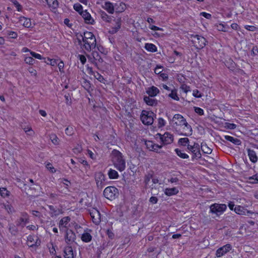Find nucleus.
I'll list each match as a JSON object with an SVG mask.
<instances>
[{"instance_id": "obj_1", "label": "nucleus", "mask_w": 258, "mask_h": 258, "mask_svg": "<svg viewBox=\"0 0 258 258\" xmlns=\"http://www.w3.org/2000/svg\"><path fill=\"white\" fill-rule=\"evenodd\" d=\"M111 160L114 167L119 171H122L125 169V161L119 151L113 150L111 154Z\"/></svg>"}, {"instance_id": "obj_2", "label": "nucleus", "mask_w": 258, "mask_h": 258, "mask_svg": "<svg viewBox=\"0 0 258 258\" xmlns=\"http://www.w3.org/2000/svg\"><path fill=\"white\" fill-rule=\"evenodd\" d=\"M190 37L191 39V41L192 43L193 44V45L197 49H202L207 44V41L203 36L201 35L197 34H191L190 35Z\"/></svg>"}, {"instance_id": "obj_3", "label": "nucleus", "mask_w": 258, "mask_h": 258, "mask_svg": "<svg viewBox=\"0 0 258 258\" xmlns=\"http://www.w3.org/2000/svg\"><path fill=\"white\" fill-rule=\"evenodd\" d=\"M187 149L188 152L192 153L191 159L194 161L195 159H200L202 157V154L200 151V145L198 143L194 142L193 145H188Z\"/></svg>"}, {"instance_id": "obj_4", "label": "nucleus", "mask_w": 258, "mask_h": 258, "mask_svg": "<svg viewBox=\"0 0 258 258\" xmlns=\"http://www.w3.org/2000/svg\"><path fill=\"white\" fill-rule=\"evenodd\" d=\"M226 209L227 206L225 204L215 203L210 206V213L219 216L226 211Z\"/></svg>"}, {"instance_id": "obj_5", "label": "nucleus", "mask_w": 258, "mask_h": 258, "mask_svg": "<svg viewBox=\"0 0 258 258\" xmlns=\"http://www.w3.org/2000/svg\"><path fill=\"white\" fill-rule=\"evenodd\" d=\"M104 196L110 200H114L118 195V190L114 186H108L103 191Z\"/></svg>"}, {"instance_id": "obj_6", "label": "nucleus", "mask_w": 258, "mask_h": 258, "mask_svg": "<svg viewBox=\"0 0 258 258\" xmlns=\"http://www.w3.org/2000/svg\"><path fill=\"white\" fill-rule=\"evenodd\" d=\"M154 114L153 112L143 110L140 116V118L144 124L151 125L154 121Z\"/></svg>"}, {"instance_id": "obj_7", "label": "nucleus", "mask_w": 258, "mask_h": 258, "mask_svg": "<svg viewBox=\"0 0 258 258\" xmlns=\"http://www.w3.org/2000/svg\"><path fill=\"white\" fill-rule=\"evenodd\" d=\"M82 41L83 44L82 48L88 52H90L92 50L95 48L96 46V37L94 38V39H85Z\"/></svg>"}, {"instance_id": "obj_8", "label": "nucleus", "mask_w": 258, "mask_h": 258, "mask_svg": "<svg viewBox=\"0 0 258 258\" xmlns=\"http://www.w3.org/2000/svg\"><path fill=\"white\" fill-rule=\"evenodd\" d=\"M156 136L159 137L163 145L170 144L173 142L174 137L169 132H165L163 135L158 133Z\"/></svg>"}, {"instance_id": "obj_9", "label": "nucleus", "mask_w": 258, "mask_h": 258, "mask_svg": "<svg viewBox=\"0 0 258 258\" xmlns=\"http://www.w3.org/2000/svg\"><path fill=\"white\" fill-rule=\"evenodd\" d=\"M95 179L98 188L102 189L105 185V176L101 172L95 173Z\"/></svg>"}, {"instance_id": "obj_10", "label": "nucleus", "mask_w": 258, "mask_h": 258, "mask_svg": "<svg viewBox=\"0 0 258 258\" xmlns=\"http://www.w3.org/2000/svg\"><path fill=\"white\" fill-rule=\"evenodd\" d=\"M186 119L180 114H176L174 115L172 119L170 120V123L174 126H182L185 124Z\"/></svg>"}, {"instance_id": "obj_11", "label": "nucleus", "mask_w": 258, "mask_h": 258, "mask_svg": "<svg viewBox=\"0 0 258 258\" xmlns=\"http://www.w3.org/2000/svg\"><path fill=\"white\" fill-rule=\"evenodd\" d=\"M232 245L230 244H226V245L219 248L216 251V255L217 257H220L232 249Z\"/></svg>"}, {"instance_id": "obj_12", "label": "nucleus", "mask_w": 258, "mask_h": 258, "mask_svg": "<svg viewBox=\"0 0 258 258\" xmlns=\"http://www.w3.org/2000/svg\"><path fill=\"white\" fill-rule=\"evenodd\" d=\"M76 235L75 232L71 229H67L65 234V241L68 244H70L75 242Z\"/></svg>"}, {"instance_id": "obj_13", "label": "nucleus", "mask_w": 258, "mask_h": 258, "mask_svg": "<svg viewBox=\"0 0 258 258\" xmlns=\"http://www.w3.org/2000/svg\"><path fill=\"white\" fill-rule=\"evenodd\" d=\"M223 138H224V139L222 138H220V139L221 141L223 143H226L225 140H227L236 145H240L241 144V141L237 138L227 135L224 136Z\"/></svg>"}, {"instance_id": "obj_14", "label": "nucleus", "mask_w": 258, "mask_h": 258, "mask_svg": "<svg viewBox=\"0 0 258 258\" xmlns=\"http://www.w3.org/2000/svg\"><path fill=\"white\" fill-rule=\"evenodd\" d=\"M90 215L93 222L96 225L99 224L101 221L100 212L98 210H95L90 213Z\"/></svg>"}, {"instance_id": "obj_15", "label": "nucleus", "mask_w": 258, "mask_h": 258, "mask_svg": "<svg viewBox=\"0 0 258 258\" xmlns=\"http://www.w3.org/2000/svg\"><path fill=\"white\" fill-rule=\"evenodd\" d=\"M102 7L110 14H113L115 12L114 4L109 1L105 2Z\"/></svg>"}, {"instance_id": "obj_16", "label": "nucleus", "mask_w": 258, "mask_h": 258, "mask_svg": "<svg viewBox=\"0 0 258 258\" xmlns=\"http://www.w3.org/2000/svg\"><path fill=\"white\" fill-rule=\"evenodd\" d=\"M29 222L28 215L26 213H23L21 214V217L17 221V225L21 226L23 224V226L25 224Z\"/></svg>"}, {"instance_id": "obj_17", "label": "nucleus", "mask_w": 258, "mask_h": 258, "mask_svg": "<svg viewBox=\"0 0 258 258\" xmlns=\"http://www.w3.org/2000/svg\"><path fill=\"white\" fill-rule=\"evenodd\" d=\"M64 258H74L75 254L71 246H67L63 249Z\"/></svg>"}, {"instance_id": "obj_18", "label": "nucleus", "mask_w": 258, "mask_h": 258, "mask_svg": "<svg viewBox=\"0 0 258 258\" xmlns=\"http://www.w3.org/2000/svg\"><path fill=\"white\" fill-rule=\"evenodd\" d=\"M80 15L84 18L85 23L89 24H93L94 22V21L92 18L91 15L87 10L84 11Z\"/></svg>"}, {"instance_id": "obj_19", "label": "nucleus", "mask_w": 258, "mask_h": 258, "mask_svg": "<svg viewBox=\"0 0 258 258\" xmlns=\"http://www.w3.org/2000/svg\"><path fill=\"white\" fill-rule=\"evenodd\" d=\"M93 60L92 61V63L95 64V66L97 67V63L98 62H102L103 59L97 51H93L92 53Z\"/></svg>"}, {"instance_id": "obj_20", "label": "nucleus", "mask_w": 258, "mask_h": 258, "mask_svg": "<svg viewBox=\"0 0 258 258\" xmlns=\"http://www.w3.org/2000/svg\"><path fill=\"white\" fill-rule=\"evenodd\" d=\"M159 92L160 91L159 89L155 86L149 87L146 91V93L149 95L148 96H150L151 97L156 96L159 93Z\"/></svg>"}, {"instance_id": "obj_21", "label": "nucleus", "mask_w": 258, "mask_h": 258, "mask_svg": "<svg viewBox=\"0 0 258 258\" xmlns=\"http://www.w3.org/2000/svg\"><path fill=\"white\" fill-rule=\"evenodd\" d=\"M114 8L116 13H122L126 9V5L123 2H118L114 4Z\"/></svg>"}, {"instance_id": "obj_22", "label": "nucleus", "mask_w": 258, "mask_h": 258, "mask_svg": "<svg viewBox=\"0 0 258 258\" xmlns=\"http://www.w3.org/2000/svg\"><path fill=\"white\" fill-rule=\"evenodd\" d=\"M144 102L149 106H156L158 103V101L150 96H145L144 97Z\"/></svg>"}, {"instance_id": "obj_23", "label": "nucleus", "mask_w": 258, "mask_h": 258, "mask_svg": "<svg viewBox=\"0 0 258 258\" xmlns=\"http://www.w3.org/2000/svg\"><path fill=\"white\" fill-rule=\"evenodd\" d=\"M46 1L48 7L52 11L55 12L58 7L59 3L57 0H46Z\"/></svg>"}, {"instance_id": "obj_24", "label": "nucleus", "mask_w": 258, "mask_h": 258, "mask_svg": "<svg viewBox=\"0 0 258 258\" xmlns=\"http://www.w3.org/2000/svg\"><path fill=\"white\" fill-rule=\"evenodd\" d=\"M164 194L167 196H172L177 194L179 192L176 187L166 188L164 189Z\"/></svg>"}, {"instance_id": "obj_25", "label": "nucleus", "mask_w": 258, "mask_h": 258, "mask_svg": "<svg viewBox=\"0 0 258 258\" xmlns=\"http://www.w3.org/2000/svg\"><path fill=\"white\" fill-rule=\"evenodd\" d=\"M247 153L249 159L252 162L255 163L257 162L258 158L254 151L248 149H247Z\"/></svg>"}, {"instance_id": "obj_26", "label": "nucleus", "mask_w": 258, "mask_h": 258, "mask_svg": "<svg viewBox=\"0 0 258 258\" xmlns=\"http://www.w3.org/2000/svg\"><path fill=\"white\" fill-rule=\"evenodd\" d=\"M99 14L103 21L107 23L111 22L112 20V17L108 15L106 12L101 10L99 11Z\"/></svg>"}, {"instance_id": "obj_27", "label": "nucleus", "mask_w": 258, "mask_h": 258, "mask_svg": "<svg viewBox=\"0 0 258 258\" xmlns=\"http://www.w3.org/2000/svg\"><path fill=\"white\" fill-rule=\"evenodd\" d=\"M19 21L21 22H23V25L25 27L28 28L31 27L32 24L31 20L30 19L22 16L20 17Z\"/></svg>"}, {"instance_id": "obj_28", "label": "nucleus", "mask_w": 258, "mask_h": 258, "mask_svg": "<svg viewBox=\"0 0 258 258\" xmlns=\"http://www.w3.org/2000/svg\"><path fill=\"white\" fill-rule=\"evenodd\" d=\"M70 220H71V218L69 216L64 217L63 218H62L59 221V228H61V227L66 228L67 227L68 224L70 221Z\"/></svg>"}, {"instance_id": "obj_29", "label": "nucleus", "mask_w": 258, "mask_h": 258, "mask_svg": "<svg viewBox=\"0 0 258 258\" xmlns=\"http://www.w3.org/2000/svg\"><path fill=\"white\" fill-rule=\"evenodd\" d=\"M81 239L83 242L88 243L92 240V236L89 233L85 232L82 234Z\"/></svg>"}, {"instance_id": "obj_30", "label": "nucleus", "mask_w": 258, "mask_h": 258, "mask_svg": "<svg viewBox=\"0 0 258 258\" xmlns=\"http://www.w3.org/2000/svg\"><path fill=\"white\" fill-rule=\"evenodd\" d=\"M79 37L82 38V40H85V39H94V38L95 37V35L92 32L89 31H86L84 32L83 34H80Z\"/></svg>"}, {"instance_id": "obj_31", "label": "nucleus", "mask_w": 258, "mask_h": 258, "mask_svg": "<svg viewBox=\"0 0 258 258\" xmlns=\"http://www.w3.org/2000/svg\"><path fill=\"white\" fill-rule=\"evenodd\" d=\"M234 210L236 214L239 215H246V213H248V211L246 209L240 206H236Z\"/></svg>"}, {"instance_id": "obj_32", "label": "nucleus", "mask_w": 258, "mask_h": 258, "mask_svg": "<svg viewBox=\"0 0 258 258\" xmlns=\"http://www.w3.org/2000/svg\"><path fill=\"white\" fill-rule=\"evenodd\" d=\"M121 27V18H118L116 21V25L114 27H112L110 31L112 34L116 33L120 28Z\"/></svg>"}, {"instance_id": "obj_33", "label": "nucleus", "mask_w": 258, "mask_h": 258, "mask_svg": "<svg viewBox=\"0 0 258 258\" xmlns=\"http://www.w3.org/2000/svg\"><path fill=\"white\" fill-rule=\"evenodd\" d=\"M145 48L149 52H155L157 51V48L155 45L152 43H147L145 45Z\"/></svg>"}, {"instance_id": "obj_34", "label": "nucleus", "mask_w": 258, "mask_h": 258, "mask_svg": "<svg viewBox=\"0 0 258 258\" xmlns=\"http://www.w3.org/2000/svg\"><path fill=\"white\" fill-rule=\"evenodd\" d=\"M108 175L110 179H117L119 177V175L118 172L112 169H110L108 171Z\"/></svg>"}, {"instance_id": "obj_35", "label": "nucleus", "mask_w": 258, "mask_h": 258, "mask_svg": "<svg viewBox=\"0 0 258 258\" xmlns=\"http://www.w3.org/2000/svg\"><path fill=\"white\" fill-rule=\"evenodd\" d=\"M82 87L88 92H90L91 88V84L89 81L86 79H83L81 82Z\"/></svg>"}, {"instance_id": "obj_36", "label": "nucleus", "mask_w": 258, "mask_h": 258, "mask_svg": "<svg viewBox=\"0 0 258 258\" xmlns=\"http://www.w3.org/2000/svg\"><path fill=\"white\" fill-rule=\"evenodd\" d=\"M201 150L203 153L207 154H210L212 153V149H210L205 143H201Z\"/></svg>"}, {"instance_id": "obj_37", "label": "nucleus", "mask_w": 258, "mask_h": 258, "mask_svg": "<svg viewBox=\"0 0 258 258\" xmlns=\"http://www.w3.org/2000/svg\"><path fill=\"white\" fill-rule=\"evenodd\" d=\"M48 208L52 216H57L60 213V210L52 205H49Z\"/></svg>"}, {"instance_id": "obj_38", "label": "nucleus", "mask_w": 258, "mask_h": 258, "mask_svg": "<svg viewBox=\"0 0 258 258\" xmlns=\"http://www.w3.org/2000/svg\"><path fill=\"white\" fill-rule=\"evenodd\" d=\"M189 140L187 138H180L178 141V144L179 146H187L189 144Z\"/></svg>"}, {"instance_id": "obj_39", "label": "nucleus", "mask_w": 258, "mask_h": 258, "mask_svg": "<svg viewBox=\"0 0 258 258\" xmlns=\"http://www.w3.org/2000/svg\"><path fill=\"white\" fill-rule=\"evenodd\" d=\"M175 152L177 155L182 159H187L189 157L187 154L183 153L182 151L179 149H175Z\"/></svg>"}, {"instance_id": "obj_40", "label": "nucleus", "mask_w": 258, "mask_h": 258, "mask_svg": "<svg viewBox=\"0 0 258 258\" xmlns=\"http://www.w3.org/2000/svg\"><path fill=\"white\" fill-rule=\"evenodd\" d=\"M168 96L174 100L178 101L179 100L175 89L171 90V93L169 94Z\"/></svg>"}, {"instance_id": "obj_41", "label": "nucleus", "mask_w": 258, "mask_h": 258, "mask_svg": "<svg viewBox=\"0 0 258 258\" xmlns=\"http://www.w3.org/2000/svg\"><path fill=\"white\" fill-rule=\"evenodd\" d=\"M10 192L8 191L5 187H0V195L5 198L10 196Z\"/></svg>"}, {"instance_id": "obj_42", "label": "nucleus", "mask_w": 258, "mask_h": 258, "mask_svg": "<svg viewBox=\"0 0 258 258\" xmlns=\"http://www.w3.org/2000/svg\"><path fill=\"white\" fill-rule=\"evenodd\" d=\"M74 9L81 14L84 11L82 6L79 3L75 4L73 6Z\"/></svg>"}, {"instance_id": "obj_43", "label": "nucleus", "mask_w": 258, "mask_h": 258, "mask_svg": "<svg viewBox=\"0 0 258 258\" xmlns=\"http://www.w3.org/2000/svg\"><path fill=\"white\" fill-rule=\"evenodd\" d=\"M153 173H148L146 174L144 177V182L146 186L149 184L150 180L153 178Z\"/></svg>"}, {"instance_id": "obj_44", "label": "nucleus", "mask_w": 258, "mask_h": 258, "mask_svg": "<svg viewBox=\"0 0 258 258\" xmlns=\"http://www.w3.org/2000/svg\"><path fill=\"white\" fill-rule=\"evenodd\" d=\"M248 179L249 180V182L251 183H258V174H255L252 176L249 177Z\"/></svg>"}, {"instance_id": "obj_45", "label": "nucleus", "mask_w": 258, "mask_h": 258, "mask_svg": "<svg viewBox=\"0 0 258 258\" xmlns=\"http://www.w3.org/2000/svg\"><path fill=\"white\" fill-rule=\"evenodd\" d=\"M145 145L147 148L151 151H153L154 148V143L151 141H148L145 142Z\"/></svg>"}, {"instance_id": "obj_46", "label": "nucleus", "mask_w": 258, "mask_h": 258, "mask_svg": "<svg viewBox=\"0 0 258 258\" xmlns=\"http://www.w3.org/2000/svg\"><path fill=\"white\" fill-rule=\"evenodd\" d=\"M50 139L51 140L52 143L54 145L58 144V138L57 137L56 135L51 134L50 135Z\"/></svg>"}, {"instance_id": "obj_47", "label": "nucleus", "mask_w": 258, "mask_h": 258, "mask_svg": "<svg viewBox=\"0 0 258 258\" xmlns=\"http://www.w3.org/2000/svg\"><path fill=\"white\" fill-rule=\"evenodd\" d=\"M94 77L101 83H104V78L99 73L96 72L95 73H94Z\"/></svg>"}, {"instance_id": "obj_48", "label": "nucleus", "mask_w": 258, "mask_h": 258, "mask_svg": "<svg viewBox=\"0 0 258 258\" xmlns=\"http://www.w3.org/2000/svg\"><path fill=\"white\" fill-rule=\"evenodd\" d=\"M7 34L11 38L16 39L18 37L17 33L14 31H7Z\"/></svg>"}, {"instance_id": "obj_49", "label": "nucleus", "mask_w": 258, "mask_h": 258, "mask_svg": "<svg viewBox=\"0 0 258 258\" xmlns=\"http://www.w3.org/2000/svg\"><path fill=\"white\" fill-rule=\"evenodd\" d=\"M25 61L26 63L33 64L35 62V60L33 58V57L27 56L25 57Z\"/></svg>"}, {"instance_id": "obj_50", "label": "nucleus", "mask_w": 258, "mask_h": 258, "mask_svg": "<svg viewBox=\"0 0 258 258\" xmlns=\"http://www.w3.org/2000/svg\"><path fill=\"white\" fill-rule=\"evenodd\" d=\"M30 54L33 57L37 58L38 59H45V58L43 57L40 54L37 53L34 51H30Z\"/></svg>"}, {"instance_id": "obj_51", "label": "nucleus", "mask_w": 258, "mask_h": 258, "mask_svg": "<svg viewBox=\"0 0 258 258\" xmlns=\"http://www.w3.org/2000/svg\"><path fill=\"white\" fill-rule=\"evenodd\" d=\"M41 244V240L39 238H37L36 239L35 242L34 243H32L31 244H28V246L30 247H34L35 246L38 247L39 245H40Z\"/></svg>"}, {"instance_id": "obj_52", "label": "nucleus", "mask_w": 258, "mask_h": 258, "mask_svg": "<svg viewBox=\"0 0 258 258\" xmlns=\"http://www.w3.org/2000/svg\"><path fill=\"white\" fill-rule=\"evenodd\" d=\"M66 134L68 136H71L74 134V129L72 126H68L65 130Z\"/></svg>"}, {"instance_id": "obj_53", "label": "nucleus", "mask_w": 258, "mask_h": 258, "mask_svg": "<svg viewBox=\"0 0 258 258\" xmlns=\"http://www.w3.org/2000/svg\"><path fill=\"white\" fill-rule=\"evenodd\" d=\"M195 111L200 115H203L204 114V111L203 109L199 107H194Z\"/></svg>"}, {"instance_id": "obj_54", "label": "nucleus", "mask_w": 258, "mask_h": 258, "mask_svg": "<svg viewBox=\"0 0 258 258\" xmlns=\"http://www.w3.org/2000/svg\"><path fill=\"white\" fill-rule=\"evenodd\" d=\"M47 60L48 61H45V62L48 64H50L52 66H54L57 64V60L56 59L47 58Z\"/></svg>"}, {"instance_id": "obj_55", "label": "nucleus", "mask_w": 258, "mask_h": 258, "mask_svg": "<svg viewBox=\"0 0 258 258\" xmlns=\"http://www.w3.org/2000/svg\"><path fill=\"white\" fill-rule=\"evenodd\" d=\"M181 90L185 92V93H187L188 92L190 91V87L185 85V84H182L180 86Z\"/></svg>"}, {"instance_id": "obj_56", "label": "nucleus", "mask_w": 258, "mask_h": 258, "mask_svg": "<svg viewBox=\"0 0 258 258\" xmlns=\"http://www.w3.org/2000/svg\"><path fill=\"white\" fill-rule=\"evenodd\" d=\"M192 95L196 98H201L203 96V94L197 89L193 91Z\"/></svg>"}, {"instance_id": "obj_57", "label": "nucleus", "mask_w": 258, "mask_h": 258, "mask_svg": "<svg viewBox=\"0 0 258 258\" xmlns=\"http://www.w3.org/2000/svg\"><path fill=\"white\" fill-rule=\"evenodd\" d=\"M183 125H184L185 127H186L187 128V129L189 130L190 133L189 134H182V135H184V136H188L189 135H191V134H192V128H191V126L187 123V122H186V120H185V124H184Z\"/></svg>"}, {"instance_id": "obj_58", "label": "nucleus", "mask_w": 258, "mask_h": 258, "mask_svg": "<svg viewBox=\"0 0 258 258\" xmlns=\"http://www.w3.org/2000/svg\"><path fill=\"white\" fill-rule=\"evenodd\" d=\"M162 68V66L157 65L154 70L155 73L156 74L159 75L162 72V70H161Z\"/></svg>"}, {"instance_id": "obj_59", "label": "nucleus", "mask_w": 258, "mask_h": 258, "mask_svg": "<svg viewBox=\"0 0 258 258\" xmlns=\"http://www.w3.org/2000/svg\"><path fill=\"white\" fill-rule=\"evenodd\" d=\"M244 28L245 29L248 31H255L256 30L257 28L254 26H250V25H245L244 26Z\"/></svg>"}, {"instance_id": "obj_60", "label": "nucleus", "mask_w": 258, "mask_h": 258, "mask_svg": "<svg viewBox=\"0 0 258 258\" xmlns=\"http://www.w3.org/2000/svg\"><path fill=\"white\" fill-rule=\"evenodd\" d=\"M165 125V121L162 118H159L158 119V127H162Z\"/></svg>"}, {"instance_id": "obj_61", "label": "nucleus", "mask_w": 258, "mask_h": 258, "mask_svg": "<svg viewBox=\"0 0 258 258\" xmlns=\"http://www.w3.org/2000/svg\"><path fill=\"white\" fill-rule=\"evenodd\" d=\"M5 209L8 211V213H12L14 211L13 207L9 204L5 205Z\"/></svg>"}, {"instance_id": "obj_62", "label": "nucleus", "mask_w": 258, "mask_h": 258, "mask_svg": "<svg viewBox=\"0 0 258 258\" xmlns=\"http://www.w3.org/2000/svg\"><path fill=\"white\" fill-rule=\"evenodd\" d=\"M46 167L52 173H54L55 172V170L54 168L52 166V164L50 163H48L46 164Z\"/></svg>"}, {"instance_id": "obj_63", "label": "nucleus", "mask_w": 258, "mask_h": 258, "mask_svg": "<svg viewBox=\"0 0 258 258\" xmlns=\"http://www.w3.org/2000/svg\"><path fill=\"white\" fill-rule=\"evenodd\" d=\"M57 66L60 72H63L64 63L62 61H60L58 64Z\"/></svg>"}, {"instance_id": "obj_64", "label": "nucleus", "mask_w": 258, "mask_h": 258, "mask_svg": "<svg viewBox=\"0 0 258 258\" xmlns=\"http://www.w3.org/2000/svg\"><path fill=\"white\" fill-rule=\"evenodd\" d=\"M158 199L156 197H151L149 199V202L152 204H155L158 202Z\"/></svg>"}]
</instances>
